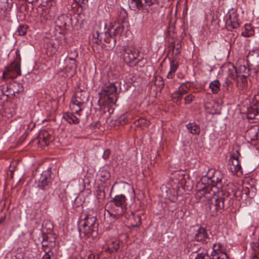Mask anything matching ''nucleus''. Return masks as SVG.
<instances>
[{"label": "nucleus", "instance_id": "8fccbe9b", "mask_svg": "<svg viewBox=\"0 0 259 259\" xmlns=\"http://www.w3.org/2000/svg\"><path fill=\"white\" fill-rule=\"evenodd\" d=\"M175 46H176V47H175L176 50H180V49L181 48V45L180 44L178 43L176 45H175Z\"/></svg>", "mask_w": 259, "mask_h": 259}, {"label": "nucleus", "instance_id": "79ce46f5", "mask_svg": "<svg viewBox=\"0 0 259 259\" xmlns=\"http://www.w3.org/2000/svg\"><path fill=\"white\" fill-rule=\"evenodd\" d=\"M8 6V0H0V7L3 9Z\"/></svg>", "mask_w": 259, "mask_h": 259}, {"label": "nucleus", "instance_id": "4be33fe9", "mask_svg": "<svg viewBox=\"0 0 259 259\" xmlns=\"http://www.w3.org/2000/svg\"><path fill=\"white\" fill-rule=\"evenodd\" d=\"M119 248V242L118 240L112 241L108 244L107 248L105 249V251L108 253H114Z\"/></svg>", "mask_w": 259, "mask_h": 259}, {"label": "nucleus", "instance_id": "9b49d317", "mask_svg": "<svg viewBox=\"0 0 259 259\" xmlns=\"http://www.w3.org/2000/svg\"><path fill=\"white\" fill-rule=\"evenodd\" d=\"M125 208L122 206L111 204L110 208L107 210V212L112 219L111 220V223L119 219L124 214Z\"/></svg>", "mask_w": 259, "mask_h": 259}, {"label": "nucleus", "instance_id": "e433bc0d", "mask_svg": "<svg viewBox=\"0 0 259 259\" xmlns=\"http://www.w3.org/2000/svg\"><path fill=\"white\" fill-rule=\"evenodd\" d=\"M137 126H141L143 127H146L149 125L150 122L145 118H141L138 119L136 122Z\"/></svg>", "mask_w": 259, "mask_h": 259}, {"label": "nucleus", "instance_id": "864d4df0", "mask_svg": "<svg viewBox=\"0 0 259 259\" xmlns=\"http://www.w3.org/2000/svg\"><path fill=\"white\" fill-rule=\"evenodd\" d=\"M99 257H100V256H99V254H97V258L96 259H99Z\"/></svg>", "mask_w": 259, "mask_h": 259}, {"label": "nucleus", "instance_id": "4d7b16f0", "mask_svg": "<svg viewBox=\"0 0 259 259\" xmlns=\"http://www.w3.org/2000/svg\"><path fill=\"white\" fill-rule=\"evenodd\" d=\"M255 257H257L256 254L255 255Z\"/></svg>", "mask_w": 259, "mask_h": 259}, {"label": "nucleus", "instance_id": "c85d7f7f", "mask_svg": "<svg viewBox=\"0 0 259 259\" xmlns=\"http://www.w3.org/2000/svg\"><path fill=\"white\" fill-rule=\"evenodd\" d=\"M215 246V245H214L213 248ZM212 255L213 256H217L216 259H229V256L226 253L219 250H215L214 248H213V251L212 252Z\"/></svg>", "mask_w": 259, "mask_h": 259}, {"label": "nucleus", "instance_id": "5701e85b", "mask_svg": "<svg viewBox=\"0 0 259 259\" xmlns=\"http://www.w3.org/2000/svg\"><path fill=\"white\" fill-rule=\"evenodd\" d=\"M63 117L64 119L70 124H77L80 121L79 118L72 113H65Z\"/></svg>", "mask_w": 259, "mask_h": 259}, {"label": "nucleus", "instance_id": "f704fd0d", "mask_svg": "<svg viewBox=\"0 0 259 259\" xmlns=\"http://www.w3.org/2000/svg\"><path fill=\"white\" fill-rule=\"evenodd\" d=\"M245 31L242 32V34L245 36L249 37L252 34L253 31L251 27V24H247L244 26Z\"/></svg>", "mask_w": 259, "mask_h": 259}, {"label": "nucleus", "instance_id": "f257e3e1", "mask_svg": "<svg viewBox=\"0 0 259 259\" xmlns=\"http://www.w3.org/2000/svg\"><path fill=\"white\" fill-rule=\"evenodd\" d=\"M207 178L212 186H205L199 189L196 194L197 198H203L208 201L207 211L211 215H215L217 212L225 207V202L229 197V193L222 189V180L223 175L221 171L210 169L202 180Z\"/></svg>", "mask_w": 259, "mask_h": 259}, {"label": "nucleus", "instance_id": "423d86ee", "mask_svg": "<svg viewBox=\"0 0 259 259\" xmlns=\"http://www.w3.org/2000/svg\"><path fill=\"white\" fill-rule=\"evenodd\" d=\"M122 51L123 60L130 67L135 66L143 60V58H139L140 51L138 48L134 46H123Z\"/></svg>", "mask_w": 259, "mask_h": 259}, {"label": "nucleus", "instance_id": "cd10ccee", "mask_svg": "<svg viewBox=\"0 0 259 259\" xmlns=\"http://www.w3.org/2000/svg\"><path fill=\"white\" fill-rule=\"evenodd\" d=\"M65 63L66 65V68H68L69 69L75 72L77 67V65L76 63V60H71L68 59H65Z\"/></svg>", "mask_w": 259, "mask_h": 259}, {"label": "nucleus", "instance_id": "603ef678", "mask_svg": "<svg viewBox=\"0 0 259 259\" xmlns=\"http://www.w3.org/2000/svg\"><path fill=\"white\" fill-rule=\"evenodd\" d=\"M217 16L215 17V18H214V17L213 16L212 21L215 20V19H217Z\"/></svg>", "mask_w": 259, "mask_h": 259}, {"label": "nucleus", "instance_id": "0eeeda50", "mask_svg": "<svg viewBox=\"0 0 259 259\" xmlns=\"http://www.w3.org/2000/svg\"><path fill=\"white\" fill-rule=\"evenodd\" d=\"M16 57L15 60L8 66L3 73L4 78H14L18 75H21V57L18 51L16 52Z\"/></svg>", "mask_w": 259, "mask_h": 259}, {"label": "nucleus", "instance_id": "a878e982", "mask_svg": "<svg viewBox=\"0 0 259 259\" xmlns=\"http://www.w3.org/2000/svg\"><path fill=\"white\" fill-rule=\"evenodd\" d=\"M186 127L190 133L193 135H198L200 133V127L195 123H189L186 125Z\"/></svg>", "mask_w": 259, "mask_h": 259}, {"label": "nucleus", "instance_id": "bb28decb", "mask_svg": "<svg viewBox=\"0 0 259 259\" xmlns=\"http://www.w3.org/2000/svg\"><path fill=\"white\" fill-rule=\"evenodd\" d=\"M128 220L132 221L133 220L135 224H133L134 227H138L141 223V219L139 214H137L133 211L131 212V214L128 217Z\"/></svg>", "mask_w": 259, "mask_h": 259}, {"label": "nucleus", "instance_id": "f03ea898", "mask_svg": "<svg viewBox=\"0 0 259 259\" xmlns=\"http://www.w3.org/2000/svg\"><path fill=\"white\" fill-rule=\"evenodd\" d=\"M121 14H123L122 18L118 20L117 26L114 30V34L111 32L107 30L104 32L97 31L95 33L93 34L92 41L93 42L99 44H101L105 49L107 50H112L114 48L116 45V38L115 35L120 34L123 29L124 26L121 23L123 22L125 17H126V14L124 11L120 12Z\"/></svg>", "mask_w": 259, "mask_h": 259}, {"label": "nucleus", "instance_id": "dca6fc26", "mask_svg": "<svg viewBox=\"0 0 259 259\" xmlns=\"http://www.w3.org/2000/svg\"><path fill=\"white\" fill-rule=\"evenodd\" d=\"M208 239V236L205 228L200 227L194 236V240L197 242L206 243Z\"/></svg>", "mask_w": 259, "mask_h": 259}, {"label": "nucleus", "instance_id": "ea45409f", "mask_svg": "<svg viewBox=\"0 0 259 259\" xmlns=\"http://www.w3.org/2000/svg\"><path fill=\"white\" fill-rule=\"evenodd\" d=\"M194 98H195V97L192 94H189L188 95H187L184 98L185 104H190L194 100Z\"/></svg>", "mask_w": 259, "mask_h": 259}, {"label": "nucleus", "instance_id": "6ab92c4d", "mask_svg": "<svg viewBox=\"0 0 259 259\" xmlns=\"http://www.w3.org/2000/svg\"><path fill=\"white\" fill-rule=\"evenodd\" d=\"M126 198L124 195H117L110 201L111 204L125 207Z\"/></svg>", "mask_w": 259, "mask_h": 259}, {"label": "nucleus", "instance_id": "58836bf2", "mask_svg": "<svg viewBox=\"0 0 259 259\" xmlns=\"http://www.w3.org/2000/svg\"><path fill=\"white\" fill-rule=\"evenodd\" d=\"M232 86V81L227 79L223 84V88L224 89V91L225 92H229L230 88H231Z\"/></svg>", "mask_w": 259, "mask_h": 259}, {"label": "nucleus", "instance_id": "c756f323", "mask_svg": "<svg viewBox=\"0 0 259 259\" xmlns=\"http://www.w3.org/2000/svg\"><path fill=\"white\" fill-rule=\"evenodd\" d=\"M221 84L219 81L217 79L211 81L209 83V88L211 89L212 92L213 94H217L220 90Z\"/></svg>", "mask_w": 259, "mask_h": 259}, {"label": "nucleus", "instance_id": "7ed1b4c3", "mask_svg": "<svg viewBox=\"0 0 259 259\" xmlns=\"http://www.w3.org/2000/svg\"><path fill=\"white\" fill-rule=\"evenodd\" d=\"M83 219L82 229L79 228V235L89 243L93 242L98 235V223L96 213L92 211Z\"/></svg>", "mask_w": 259, "mask_h": 259}, {"label": "nucleus", "instance_id": "c9c22d12", "mask_svg": "<svg viewBox=\"0 0 259 259\" xmlns=\"http://www.w3.org/2000/svg\"><path fill=\"white\" fill-rule=\"evenodd\" d=\"M80 104H76L74 102L71 101V104L70 105L71 109L74 111L76 113L78 114L79 112L81 111V106Z\"/></svg>", "mask_w": 259, "mask_h": 259}, {"label": "nucleus", "instance_id": "2eb2a0df", "mask_svg": "<svg viewBox=\"0 0 259 259\" xmlns=\"http://www.w3.org/2000/svg\"><path fill=\"white\" fill-rule=\"evenodd\" d=\"M51 171L48 170L44 172L39 180L37 187L42 190L46 189V187L48 186L51 184Z\"/></svg>", "mask_w": 259, "mask_h": 259}, {"label": "nucleus", "instance_id": "6e6d98bb", "mask_svg": "<svg viewBox=\"0 0 259 259\" xmlns=\"http://www.w3.org/2000/svg\"><path fill=\"white\" fill-rule=\"evenodd\" d=\"M250 56V53L248 54V57H249Z\"/></svg>", "mask_w": 259, "mask_h": 259}, {"label": "nucleus", "instance_id": "4468645a", "mask_svg": "<svg viewBox=\"0 0 259 259\" xmlns=\"http://www.w3.org/2000/svg\"><path fill=\"white\" fill-rule=\"evenodd\" d=\"M89 93L83 90L76 91L74 97L72 99V102H74L76 104L83 105L85 104L89 100Z\"/></svg>", "mask_w": 259, "mask_h": 259}, {"label": "nucleus", "instance_id": "a211bd4d", "mask_svg": "<svg viewBox=\"0 0 259 259\" xmlns=\"http://www.w3.org/2000/svg\"><path fill=\"white\" fill-rule=\"evenodd\" d=\"M170 60V70L168 72L167 77L168 78H172L175 76V72L177 70L179 66L178 61L175 57H169Z\"/></svg>", "mask_w": 259, "mask_h": 259}, {"label": "nucleus", "instance_id": "473e14b6", "mask_svg": "<svg viewBox=\"0 0 259 259\" xmlns=\"http://www.w3.org/2000/svg\"><path fill=\"white\" fill-rule=\"evenodd\" d=\"M28 28V25L26 24L20 25L17 28V32L18 33L19 35L24 36L26 34L27 29Z\"/></svg>", "mask_w": 259, "mask_h": 259}, {"label": "nucleus", "instance_id": "7c9ffc66", "mask_svg": "<svg viewBox=\"0 0 259 259\" xmlns=\"http://www.w3.org/2000/svg\"><path fill=\"white\" fill-rule=\"evenodd\" d=\"M175 47V44L171 43L169 46L168 54L170 55V53H171V56L170 57H175L176 59H177V57L180 54L181 51L180 50H176Z\"/></svg>", "mask_w": 259, "mask_h": 259}, {"label": "nucleus", "instance_id": "4c0bfd02", "mask_svg": "<svg viewBox=\"0 0 259 259\" xmlns=\"http://www.w3.org/2000/svg\"><path fill=\"white\" fill-rule=\"evenodd\" d=\"M78 56V53L75 50H70L68 52V55L66 59L71 60H76V57Z\"/></svg>", "mask_w": 259, "mask_h": 259}, {"label": "nucleus", "instance_id": "a19ab883", "mask_svg": "<svg viewBox=\"0 0 259 259\" xmlns=\"http://www.w3.org/2000/svg\"><path fill=\"white\" fill-rule=\"evenodd\" d=\"M110 155V151L109 149H106V150L104 151V152L103 155V158L104 159L107 160L109 158Z\"/></svg>", "mask_w": 259, "mask_h": 259}, {"label": "nucleus", "instance_id": "37998d69", "mask_svg": "<svg viewBox=\"0 0 259 259\" xmlns=\"http://www.w3.org/2000/svg\"><path fill=\"white\" fill-rule=\"evenodd\" d=\"M206 255H207L206 253H198L197 254V256L195 257V259H204Z\"/></svg>", "mask_w": 259, "mask_h": 259}, {"label": "nucleus", "instance_id": "09e8293b", "mask_svg": "<svg viewBox=\"0 0 259 259\" xmlns=\"http://www.w3.org/2000/svg\"><path fill=\"white\" fill-rule=\"evenodd\" d=\"M254 190H255V188H254V187H251V188H250V190H248V195H250V192H251V191H252V193H254ZM249 197H251L252 196H252H250V195H249Z\"/></svg>", "mask_w": 259, "mask_h": 259}, {"label": "nucleus", "instance_id": "1a4fd4ad", "mask_svg": "<svg viewBox=\"0 0 259 259\" xmlns=\"http://www.w3.org/2000/svg\"><path fill=\"white\" fill-rule=\"evenodd\" d=\"M56 30H60L62 33L63 31L68 29L72 24V18L70 15L62 14L59 16L55 22Z\"/></svg>", "mask_w": 259, "mask_h": 259}, {"label": "nucleus", "instance_id": "aec40b11", "mask_svg": "<svg viewBox=\"0 0 259 259\" xmlns=\"http://www.w3.org/2000/svg\"><path fill=\"white\" fill-rule=\"evenodd\" d=\"M229 168L232 172H237L241 168L238 158L234 157H232L229 160Z\"/></svg>", "mask_w": 259, "mask_h": 259}, {"label": "nucleus", "instance_id": "6e6552de", "mask_svg": "<svg viewBox=\"0 0 259 259\" xmlns=\"http://www.w3.org/2000/svg\"><path fill=\"white\" fill-rule=\"evenodd\" d=\"M24 87L17 82H13L11 83H6L2 87V93L7 97L16 96L17 94L23 92Z\"/></svg>", "mask_w": 259, "mask_h": 259}, {"label": "nucleus", "instance_id": "a18cd8bd", "mask_svg": "<svg viewBox=\"0 0 259 259\" xmlns=\"http://www.w3.org/2000/svg\"><path fill=\"white\" fill-rule=\"evenodd\" d=\"M96 255L91 252H89L88 259H95Z\"/></svg>", "mask_w": 259, "mask_h": 259}, {"label": "nucleus", "instance_id": "3c124183", "mask_svg": "<svg viewBox=\"0 0 259 259\" xmlns=\"http://www.w3.org/2000/svg\"><path fill=\"white\" fill-rule=\"evenodd\" d=\"M29 3H32L34 2L37 1L38 0H26Z\"/></svg>", "mask_w": 259, "mask_h": 259}, {"label": "nucleus", "instance_id": "b1692460", "mask_svg": "<svg viewBox=\"0 0 259 259\" xmlns=\"http://www.w3.org/2000/svg\"><path fill=\"white\" fill-rule=\"evenodd\" d=\"M236 75L242 76L247 78L250 74V69L245 65H240L238 69H236Z\"/></svg>", "mask_w": 259, "mask_h": 259}, {"label": "nucleus", "instance_id": "de8ad7c7", "mask_svg": "<svg viewBox=\"0 0 259 259\" xmlns=\"http://www.w3.org/2000/svg\"><path fill=\"white\" fill-rule=\"evenodd\" d=\"M250 133L254 134V138H255V137H256V135H257V132H256L255 131H253V130H252V129H251V130H249V131H248L247 132V134H248V135H249V134H250Z\"/></svg>", "mask_w": 259, "mask_h": 259}, {"label": "nucleus", "instance_id": "393cba45", "mask_svg": "<svg viewBox=\"0 0 259 259\" xmlns=\"http://www.w3.org/2000/svg\"><path fill=\"white\" fill-rule=\"evenodd\" d=\"M57 41H51L48 44L47 53L48 55L52 56L55 54L58 49Z\"/></svg>", "mask_w": 259, "mask_h": 259}, {"label": "nucleus", "instance_id": "20e7f679", "mask_svg": "<svg viewBox=\"0 0 259 259\" xmlns=\"http://www.w3.org/2000/svg\"><path fill=\"white\" fill-rule=\"evenodd\" d=\"M98 95L100 105L114 104L117 101V88L113 82H107L102 87Z\"/></svg>", "mask_w": 259, "mask_h": 259}, {"label": "nucleus", "instance_id": "f3484780", "mask_svg": "<svg viewBox=\"0 0 259 259\" xmlns=\"http://www.w3.org/2000/svg\"><path fill=\"white\" fill-rule=\"evenodd\" d=\"M228 16V20L227 23L230 24L233 29H237L239 27L240 24L238 22V16L236 12L233 11L232 12H229L227 14Z\"/></svg>", "mask_w": 259, "mask_h": 259}, {"label": "nucleus", "instance_id": "49530a36", "mask_svg": "<svg viewBox=\"0 0 259 259\" xmlns=\"http://www.w3.org/2000/svg\"><path fill=\"white\" fill-rule=\"evenodd\" d=\"M186 82L182 83L181 86H183L184 89H186L187 93H188V90L190 88V86H187Z\"/></svg>", "mask_w": 259, "mask_h": 259}, {"label": "nucleus", "instance_id": "39448f33", "mask_svg": "<svg viewBox=\"0 0 259 259\" xmlns=\"http://www.w3.org/2000/svg\"><path fill=\"white\" fill-rule=\"evenodd\" d=\"M56 237L54 234L48 233L43 237L41 242L42 249L44 252L42 259L56 258L58 246L56 242Z\"/></svg>", "mask_w": 259, "mask_h": 259}, {"label": "nucleus", "instance_id": "72a5a7b5", "mask_svg": "<svg viewBox=\"0 0 259 259\" xmlns=\"http://www.w3.org/2000/svg\"><path fill=\"white\" fill-rule=\"evenodd\" d=\"M39 138L42 139L45 144L48 145L50 141V136L48 132L44 131L39 135Z\"/></svg>", "mask_w": 259, "mask_h": 259}, {"label": "nucleus", "instance_id": "ddd939ff", "mask_svg": "<svg viewBox=\"0 0 259 259\" xmlns=\"http://www.w3.org/2000/svg\"><path fill=\"white\" fill-rule=\"evenodd\" d=\"M41 11L40 17L44 19L48 20H52L56 16L57 8L55 6L51 4L50 7H39L38 11Z\"/></svg>", "mask_w": 259, "mask_h": 259}, {"label": "nucleus", "instance_id": "f8f14e48", "mask_svg": "<svg viewBox=\"0 0 259 259\" xmlns=\"http://www.w3.org/2000/svg\"><path fill=\"white\" fill-rule=\"evenodd\" d=\"M157 3V0H130V7L134 11L139 10L145 6H151Z\"/></svg>", "mask_w": 259, "mask_h": 259}, {"label": "nucleus", "instance_id": "5fc2aeb1", "mask_svg": "<svg viewBox=\"0 0 259 259\" xmlns=\"http://www.w3.org/2000/svg\"><path fill=\"white\" fill-rule=\"evenodd\" d=\"M4 219L1 218V219H0V222H2V221H4Z\"/></svg>", "mask_w": 259, "mask_h": 259}, {"label": "nucleus", "instance_id": "2f4dec72", "mask_svg": "<svg viewBox=\"0 0 259 259\" xmlns=\"http://www.w3.org/2000/svg\"><path fill=\"white\" fill-rule=\"evenodd\" d=\"M237 76V85L238 89L240 90L243 89L245 85V83L247 80V78L243 77L242 76Z\"/></svg>", "mask_w": 259, "mask_h": 259}, {"label": "nucleus", "instance_id": "9d476101", "mask_svg": "<svg viewBox=\"0 0 259 259\" xmlns=\"http://www.w3.org/2000/svg\"><path fill=\"white\" fill-rule=\"evenodd\" d=\"M256 103L247 109L246 114L248 119L254 120L253 122H259V95L255 96Z\"/></svg>", "mask_w": 259, "mask_h": 259}, {"label": "nucleus", "instance_id": "c03bdc74", "mask_svg": "<svg viewBox=\"0 0 259 259\" xmlns=\"http://www.w3.org/2000/svg\"><path fill=\"white\" fill-rule=\"evenodd\" d=\"M75 1L79 5L85 4L88 3V0H75Z\"/></svg>", "mask_w": 259, "mask_h": 259}, {"label": "nucleus", "instance_id": "412c9836", "mask_svg": "<svg viewBox=\"0 0 259 259\" xmlns=\"http://www.w3.org/2000/svg\"><path fill=\"white\" fill-rule=\"evenodd\" d=\"M186 94V89H184L183 86H180L178 90L172 94L171 98L172 100H176V102H178L181 101L183 96Z\"/></svg>", "mask_w": 259, "mask_h": 259}]
</instances>
